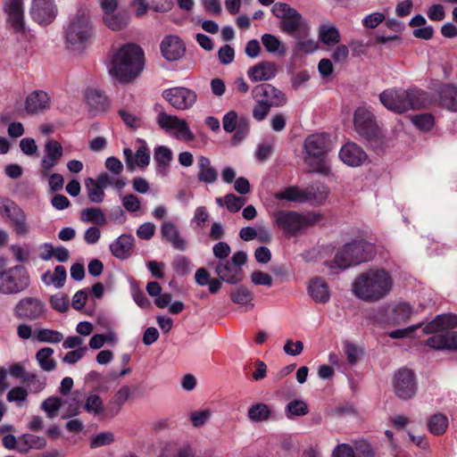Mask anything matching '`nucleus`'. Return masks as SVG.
I'll use <instances>...</instances> for the list:
<instances>
[{"instance_id": "nucleus-1", "label": "nucleus", "mask_w": 457, "mask_h": 457, "mask_svg": "<svg viewBox=\"0 0 457 457\" xmlns=\"http://www.w3.org/2000/svg\"><path fill=\"white\" fill-rule=\"evenodd\" d=\"M145 55L142 47L135 43H127L117 49L107 64L109 75L120 84H129L143 72Z\"/></svg>"}, {"instance_id": "nucleus-2", "label": "nucleus", "mask_w": 457, "mask_h": 457, "mask_svg": "<svg viewBox=\"0 0 457 457\" xmlns=\"http://www.w3.org/2000/svg\"><path fill=\"white\" fill-rule=\"evenodd\" d=\"M394 288L392 274L383 268L369 269L353 281L352 292L366 303H377L390 295Z\"/></svg>"}, {"instance_id": "nucleus-3", "label": "nucleus", "mask_w": 457, "mask_h": 457, "mask_svg": "<svg viewBox=\"0 0 457 457\" xmlns=\"http://www.w3.org/2000/svg\"><path fill=\"white\" fill-rule=\"evenodd\" d=\"M428 100V94L418 87H393L384 90L379 95L380 103L395 113L421 109L427 105Z\"/></svg>"}, {"instance_id": "nucleus-4", "label": "nucleus", "mask_w": 457, "mask_h": 457, "mask_svg": "<svg viewBox=\"0 0 457 457\" xmlns=\"http://www.w3.org/2000/svg\"><path fill=\"white\" fill-rule=\"evenodd\" d=\"M457 327V315L440 314L423 328L424 334L432 336L426 345L436 350H457V331H450Z\"/></svg>"}, {"instance_id": "nucleus-5", "label": "nucleus", "mask_w": 457, "mask_h": 457, "mask_svg": "<svg viewBox=\"0 0 457 457\" xmlns=\"http://www.w3.org/2000/svg\"><path fill=\"white\" fill-rule=\"evenodd\" d=\"M330 149V137L325 133L312 134L304 141V163L310 172L327 175L330 172L325 156Z\"/></svg>"}, {"instance_id": "nucleus-6", "label": "nucleus", "mask_w": 457, "mask_h": 457, "mask_svg": "<svg viewBox=\"0 0 457 457\" xmlns=\"http://www.w3.org/2000/svg\"><path fill=\"white\" fill-rule=\"evenodd\" d=\"M65 40L69 48L82 51L93 36V24L89 12L80 9L72 16L65 28Z\"/></svg>"}, {"instance_id": "nucleus-7", "label": "nucleus", "mask_w": 457, "mask_h": 457, "mask_svg": "<svg viewBox=\"0 0 457 457\" xmlns=\"http://www.w3.org/2000/svg\"><path fill=\"white\" fill-rule=\"evenodd\" d=\"M375 255L374 245L363 240L346 244L335 256V262L341 269L370 261Z\"/></svg>"}, {"instance_id": "nucleus-8", "label": "nucleus", "mask_w": 457, "mask_h": 457, "mask_svg": "<svg viewBox=\"0 0 457 457\" xmlns=\"http://www.w3.org/2000/svg\"><path fill=\"white\" fill-rule=\"evenodd\" d=\"M277 226L288 236L296 235L301 229L317 223L318 214H300L294 211H278L274 213Z\"/></svg>"}, {"instance_id": "nucleus-9", "label": "nucleus", "mask_w": 457, "mask_h": 457, "mask_svg": "<svg viewBox=\"0 0 457 457\" xmlns=\"http://www.w3.org/2000/svg\"><path fill=\"white\" fill-rule=\"evenodd\" d=\"M29 284V275L22 265L0 270V294L16 295L26 290Z\"/></svg>"}, {"instance_id": "nucleus-10", "label": "nucleus", "mask_w": 457, "mask_h": 457, "mask_svg": "<svg viewBox=\"0 0 457 457\" xmlns=\"http://www.w3.org/2000/svg\"><path fill=\"white\" fill-rule=\"evenodd\" d=\"M271 12L277 18L282 20L280 29L288 35L294 37L299 32H304L309 27L301 13L286 3L274 4Z\"/></svg>"}, {"instance_id": "nucleus-11", "label": "nucleus", "mask_w": 457, "mask_h": 457, "mask_svg": "<svg viewBox=\"0 0 457 457\" xmlns=\"http://www.w3.org/2000/svg\"><path fill=\"white\" fill-rule=\"evenodd\" d=\"M154 110L158 112L155 121L163 131L166 133L173 131V136L181 141L189 142L195 138L186 120L168 114L161 105H155Z\"/></svg>"}, {"instance_id": "nucleus-12", "label": "nucleus", "mask_w": 457, "mask_h": 457, "mask_svg": "<svg viewBox=\"0 0 457 457\" xmlns=\"http://www.w3.org/2000/svg\"><path fill=\"white\" fill-rule=\"evenodd\" d=\"M394 392L402 400L412 398L418 389L414 372L407 368L397 370L393 378Z\"/></svg>"}, {"instance_id": "nucleus-13", "label": "nucleus", "mask_w": 457, "mask_h": 457, "mask_svg": "<svg viewBox=\"0 0 457 457\" xmlns=\"http://www.w3.org/2000/svg\"><path fill=\"white\" fill-rule=\"evenodd\" d=\"M353 124L356 132L367 140H373L379 136V128L373 113L365 107L354 112Z\"/></svg>"}, {"instance_id": "nucleus-14", "label": "nucleus", "mask_w": 457, "mask_h": 457, "mask_svg": "<svg viewBox=\"0 0 457 457\" xmlns=\"http://www.w3.org/2000/svg\"><path fill=\"white\" fill-rule=\"evenodd\" d=\"M162 96L172 107L180 111L192 108L197 101L196 92L186 87L168 88L163 91Z\"/></svg>"}, {"instance_id": "nucleus-15", "label": "nucleus", "mask_w": 457, "mask_h": 457, "mask_svg": "<svg viewBox=\"0 0 457 457\" xmlns=\"http://www.w3.org/2000/svg\"><path fill=\"white\" fill-rule=\"evenodd\" d=\"M46 304L37 297H24L14 307V315L21 320H41L46 317Z\"/></svg>"}, {"instance_id": "nucleus-16", "label": "nucleus", "mask_w": 457, "mask_h": 457, "mask_svg": "<svg viewBox=\"0 0 457 457\" xmlns=\"http://www.w3.org/2000/svg\"><path fill=\"white\" fill-rule=\"evenodd\" d=\"M63 155V148L60 142L54 139H49L44 145V155L40 162L41 176L46 177L49 171L55 167Z\"/></svg>"}, {"instance_id": "nucleus-17", "label": "nucleus", "mask_w": 457, "mask_h": 457, "mask_svg": "<svg viewBox=\"0 0 457 457\" xmlns=\"http://www.w3.org/2000/svg\"><path fill=\"white\" fill-rule=\"evenodd\" d=\"M254 100L267 103L270 106H282L287 103L286 95L270 84H260L252 89Z\"/></svg>"}, {"instance_id": "nucleus-18", "label": "nucleus", "mask_w": 457, "mask_h": 457, "mask_svg": "<svg viewBox=\"0 0 457 457\" xmlns=\"http://www.w3.org/2000/svg\"><path fill=\"white\" fill-rule=\"evenodd\" d=\"M30 14L32 19L39 24L51 23L57 15L54 0H32Z\"/></svg>"}, {"instance_id": "nucleus-19", "label": "nucleus", "mask_w": 457, "mask_h": 457, "mask_svg": "<svg viewBox=\"0 0 457 457\" xmlns=\"http://www.w3.org/2000/svg\"><path fill=\"white\" fill-rule=\"evenodd\" d=\"M160 49L163 58L170 62L181 59L186 52L185 44L175 35L165 36L161 42Z\"/></svg>"}, {"instance_id": "nucleus-20", "label": "nucleus", "mask_w": 457, "mask_h": 457, "mask_svg": "<svg viewBox=\"0 0 457 457\" xmlns=\"http://www.w3.org/2000/svg\"><path fill=\"white\" fill-rule=\"evenodd\" d=\"M7 13V22L16 33L24 34L26 31L22 0H7L4 6Z\"/></svg>"}, {"instance_id": "nucleus-21", "label": "nucleus", "mask_w": 457, "mask_h": 457, "mask_svg": "<svg viewBox=\"0 0 457 457\" xmlns=\"http://www.w3.org/2000/svg\"><path fill=\"white\" fill-rule=\"evenodd\" d=\"M340 160L350 167H358L367 159L366 153L355 143L348 142L339 151Z\"/></svg>"}, {"instance_id": "nucleus-22", "label": "nucleus", "mask_w": 457, "mask_h": 457, "mask_svg": "<svg viewBox=\"0 0 457 457\" xmlns=\"http://www.w3.org/2000/svg\"><path fill=\"white\" fill-rule=\"evenodd\" d=\"M51 100L48 94L42 90L30 93L25 100V111L29 114H38L50 108Z\"/></svg>"}, {"instance_id": "nucleus-23", "label": "nucleus", "mask_w": 457, "mask_h": 457, "mask_svg": "<svg viewBox=\"0 0 457 457\" xmlns=\"http://www.w3.org/2000/svg\"><path fill=\"white\" fill-rule=\"evenodd\" d=\"M294 37L296 39L293 47V54L295 56L312 54L319 48V42L310 34V26L304 32H299Z\"/></svg>"}, {"instance_id": "nucleus-24", "label": "nucleus", "mask_w": 457, "mask_h": 457, "mask_svg": "<svg viewBox=\"0 0 457 457\" xmlns=\"http://www.w3.org/2000/svg\"><path fill=\"white\" fill-rule=\"evenodd\" d=\"M219 278L228 284L235 285L243 279L242 268L233 265L229 261H220L216 266Z\"/></svg>"}, {"instance_id": "nucleus-25", "label": "nucleus", "mask_w": 457, "mask_h": 457, "mask_svg": "<svg viewBox=\"0 0 457 457\" xmlns=\"http://www.w3.org/2000/svg\"><path fill=\"white\" fill-rule=\"evenodd\" d=\"M277 74V66L270 62H262L248 70L247 75L253 82L266 81Z\"/></svg>"}, {"instance_id": "nucleus-26", "label": "nucleus", "mask_w": 457, "mask_h": 457, "mask_svg": "<svg viewBox=\"0 0 457 457\" xmlns=\"http://www.w3.org/2000/svg\"><path fill=\"white\" fill-rule=\"evenodd\" d=\"M134 247V237L123 234L110 245V251L119 259L124 260L131 255Z\"/></svg>"}, {"instance_id": "nucleus-27", "label": "nucleus", "mask_w": 457, "mask_h": 457, "mask_svg": "<svg viewBox=\"0 0 457 457\" xmlns=\"http://www.w3.org/2000/svg\"><path fill=\"white\" fill-rule=\"evenodd\" d=\"M307 290L309 295L317 303H326L330 299L329 287L328 284L320 278L312 279Z\"/></svg>"}, {"instance_id": "nucleus-28", "label": "nucleus", "mask_w": 457, "mask_h": 457, "mask_svg": "<svg viewBox=\"0 0 457 457\" xmlns=\"http://www.w3.org/2000/svg\"><path fill=\"white\" fill-rule=\"evenodd\" d=\"M161 234L175 249L179 251L186 249V241L179 236V229L174 222L164 221L161 226Z\"/></svg>"}, {"instance_id": "nucleus-29", "label": "nucleus", "mask_w": 457, "mask_h": 457, "mask_svg": "<svg viewBox=\"0 0 457 457\" xmlns=\"http://www.w3.org/2000/svg\"><path fill=\"white\" fill-rule=\"evenodd\" d=\"M86 102L92 114L104 112L109 105L107 96L98 89H88L86 93Z\"/></svg>"}, {"instance_id": "nucleus-30", "label": "nucleus", "mask_w": 457, "mask_h": 457, "mask_svg": "<svg viewBox=\"0 0 457 457\" xmlns=\"http://www.w3.org/2000/svg\"><path fill=\"white\" fill-rule=\"evenodd\" d=\"M328 194L329 189L325 185L309 187L303 189V203L320 205L327 200Z\"/></svg>"}, {"instance_id": "nucleus-31", "label": "nucleus", "mask_w": 457, "mask_h": 457, "mask_svg": "<svg viewBox=\"0 0 457 457\" xmlns=\"http://www.w3.org/2000/svg\"><path fill=\"white\" fill-rule=\"evenodd\" d=\"M413 314V308L407 303H396L389 316V321L395 326L405 323Z\"/></svg>"}, {"instance_id": "nucleus-32", "label": "nucleus", "mask_w": 457, "mask_h": 457, "mask_svg": "<svg viewBox=\"0 0 457 457\" xmlns=\"http://www.w3.org/2000/svg\"><path fill=\"white\" fill-rule=\"evenodd\" d=\"M440 103L446 109L457 112V87L452 84L444 85L439 91Z\"/></svg>"}, {"instance_id": "nucleus-33", "label": "nucleus", "mask_w": 457, "mask_h": 457, "mask_svg": "<svg viewBox=\"0 0 457 457\" xmlns=\"http://www.w3.org/2000/svg\"><path fill=\"white\" fill-rule=\"evenodd\" d=\"M67 278V272L62 265H57L54 272L47 271L43 274L42 281L46 285H53L55 288H61L64 286Z\"/></svg>"}, {"instance_id": "nucleus-34", "label": "nucleus", "mask_w": 457, "mask_h": 457, "mask_svg": "<svg viewBox=\"0 0 457 457\" xmlns=\"http://www.w3.org/2000/svg\"><path fill=\"white\" fill-rule=\"evenodd\" d=\"M16 235L27 237L30 233V227L28 223L25 212L20 207L16 212L10 218Z\"/></svg>"}, {"instance_id": "nucleus-35", "label": "nucleus", "mask_w": 457, "mask_h": 457, "mask_svg": "<svg viewBox=\"0 0 457 457\" xmlns=\"http://www.w3.org/2000/svg\"><path fill=\"white\" fill-rule=\"evenodd\" d=\"M103 21L105 26L112 30H121L125 29L129 21V16L127 12H117L108 15H104Z\"/></svg>"}, {"instance_id": "nucleus-36", "label": "nucleus", "mask_w": 457, "mask_h": 457, "mask_svg": "<svg viewBox=\"0 0 457 457\" xmlns=\"http://www.w3.org/2000/svg\"><path fill=\"white\" fill-rule=\"evenodd\" d=\"M231 301L237 304L246 305V311L252 310L254 306L253 294L245 287H239L230 294Z\"/></svg>"}, {"instance_id": "nucleus-37", "label": "nucleus", "mask_w": 457, "mask_h": 457, "mask_svg": "<svg viewBox=\"0 0 457 457\" xmlns=\"http://www.w3.org/2000/svg\"><path fill=\"white\" fill-rule=\"evenodd\" d=\"M274 197L277 200L303 203V189L297 186H291L275 193Z\"/></svg>"}, {"instance_id": "nucleus-38", "label": "nucleus", "mask_w": 457, "mask_h": 457, "mask_svg": "<svg viewBox=\"0 0 457 457\" xmlns=\"http://www.w3.org/2000/svg\"><path fill=\"white\" fill-rule=\"evenodd\" d=\"M54 349L51 347H43L36 353V359L40 368L45 371H52L56 368V362L52 358Z\"/></svg>"}, {"instance_id": "nucleus-39", "label": "nucleus", "mask_w": 457, "mask_h": 457, "mask_svg": "<svg viewBox=\"0 0 457 457\" xmlns=\"http://www.w3.org/2000/svg\"><path fill=\"white\" fill-rule=\"evenodd\" d=\"M319 37L327 46L336 45L341 39L339 31L332 25H321L319 29Z\"/></svg>"}, {"instance_id": "nucleus-40", "label": "nucleus", "mask_w": 457, "mask_h": 457, "mask_svg": "<svg viewBox=\"0 0 457 457\" xmlns=\"http://www.w3.org/2000/svg\"><path fill=\"white\" fill-rule=\"evenodd\" d=\"M85 187L91 203L100 204L104 199V190L92 178L85 179Z\"/></svg>"}, {"instance_id": "nucleus-41", "label": "nucleus", "mask_w": 457, "mask_h": 457, "mask_svg": "<svg viewBox=\"0 0 457 457\" xmlns=\"http://www.w3.org/2000/svg\"><path fill=\"white\" fill-rule=\"evenodd\" d=\"M262 43L266 51L270 54H278L284 55L286 54V47L283 43L272 34H263L262 37Z\"/></svg>"}, {"instance_id": "nucleus-42", "label": "nucleus", "mask_w": 457, "mask_h": 457, "mask_svg": "<svg viewBox=\"0 0 457 457\" xmlns=\"http://www.w3.org/2000/svg\"><path fill=\"white\" fill-rule=\"evenodd\" d=\"M80 220L83 222H92L99 226L106 223V218L104 212L99 208H86L80 212Z\"/></svg>"}, {"instance_id": "nucleus-43", "label": "nucleus", "mask_w": 457, "mask_h": 457, "mask_svg": "<svg viewBox=\"0 0 457 457\" xmlns=\"http://www.w3.org/2000/svg\"><path fill=\"white\" fill-rule=\"evenodd\" d=\"M428 430L436 435H443L448 428V419L442 413L434 414L428 421Z\"/></svg>"}, {"instance_id": "nucleus-44", "label": "nucleus", "mask_w": 457, "mask_h": 457, "mask_svg": "<svg viewBox=\"0 0 457 457\" xmlns=\"http://www.w3.org/2000/svg\"><path fill=\"white\" fill-rule=\"evenodd\" d=\"M271 414L269 406L265 403H256L249 408L248 417L253 421H263L267 420Z\"/></svg>"}, {"instance_id": "nucleus-45", "label": "nucleus", "mask_w": 457, "mask_h": 457, "mask_svg": "<svg viewBox=\"0 0 457 457\" xmlns=\"http://www.w3.org/2000/svg\"><path fill=\"white\" fill-rule=\"evenodd\" d=\"M62 405V401L57 396H51L46 398L41 403V409L46 413L47 417L54 419L57 416L58 411Z\"/></svg>"}, {"instance_id": "nucleus-46", "label": "nucleus", "mask_w": 457, "mask_h": 457, "mask_svg": "<svg viewBox=\"0 0 457 457\" xmlns=\"http://www.w3.org/2000/svg\"><path fill=\"white\" fill-rule=\"evenodd\" d=\"M36 337L39 342L57 344L63 339V335L57 330L42 328L37 332Z\"/></svg>"}, {"instance_id": "nucleus-47", "label": "nucleus", "mask_w": 457, "mask_h": 457, "mask_svg": "<svg viewBox=\"0 0 457 457\" xmlns=\"http://www.w3.org/2000/svg\"><path fill=\"white\" fill-rule=\"evenodd\" d=\"M307 413L308 405L302 400H294L287 404L286 415L289 419L293 416H303Z\"/></svg>"}, {"instance_id": "nucleus-48", "label": "nucleus", "mask_w": 457, "mask_h": 457, "mask_svg": "<svg viewBox=\"0 0 457 457\" xmlns=\"http://www.w3.org/2000/svg\"><path fill=\"white\" fill-rule=\"evenodd\" d=\"M154 159L159 165L166 167L172 160V153L167 146L160 145L154 149Z\"/></svg>"}, {"instance_id": "nucleus-49", "label": "nucleus", "mask_w": 457, "mask_h": 457, "mask_svg": "<svg viewBox=\"0 0 457 457\" xmlns=\"http://www.w3.org/2000/svg\"><path fill=\"white\" fill-rule=\"evenodd\" d=\"M49 303L50 306L59 312H64L69 308V298L65 294L62 292L52 295L50 297Z\"/></svg>"}, {"instance_id": "nucleus-50", "label": "nucleus", "mask_w": 457, "mask_h": 457, "mask_svg": "<svg viewBox=\"0 0 457 457\" xmlns=\"http://www.w3.org/2000/svg\"><path fill=\"white\" fill-rule=\"evenodd\" d=\"M22 384L26 385V386L32 393H39L46 387L45 380H41L35 373H29L25 378Z\"/></svg>"}, {"instance_id": "nucleus-51", "label": "nucleus", "mask_w": 457, "mask_h": 457, "mask_svg": "<svg viewBox=\"0 0 457 457\" xmlns=\"http://www.w3.org/2000/svg\"><path fill=\"white\" fill-rule=\"evenodd\" d=\"M84 408L87 412L99 414L104 410L103 401L97 395H89L86 400Z\"/></svg>"}, {"instance_id": "nucleus-52", "label": "nucleus", "mask_w": 457, "mask_h": 457, "mask_svg": "<svg viewBox=\"0 0 457 457\" xmlns=\"http://www.w3.org/2000/svg\"><path fill=\"white\" fill-rule=\"evenodd\" d=\"M134 162L139 168H145L150 162V151L145 143H143L135 153Z\"/></svg>"}, {"instance_id": "nucleus-53", "label": "nucleus", "mask_w": 457, "mask_h": 457, "mask_svg": "<svg viewBox=\"0 0 457 457\" xmlns=\"http://www.w3.org/2000/svg\"><path fill=\"white\" fill-rule=\"evenodd\" d=\"M212 411L209 409L191 412L190 420L195 428L203 427L211 418Z\"/></svg>"}, {"instance_id": "nucleus-54", "label": "nucleus", "mask_w": 457, "mask_h": 457, "mask_svg": "<svg viewBox=\"0 0 457 457\" xmlns=\"http://www.w3.org/2000/svg\"><path fill=\"white\" fill-rule=\"evenodd\" d=\"M250 125L246 117L241 116L235 129L233 142H239L244 139L249 133Z\"/></svg>"}, {"instance_id": "nucleus-55", "label": "nucleus", "mask_w": 457, "mask_h": 457, "mask_svg": "<svg viewBox=\"0 0 457 457\" xmlns=\"http://www.w3.org/2000/svg\"><path fill=\"white\" fill-rule=\"evenodd\" d=\"M246 199L241 196H237L234 194L226 195V208L230 212H237L245 204Z\"/></svg>"}, {"instance_id": "nucleus-56", "label": "nucleus", "mask_w": 457, "mask_h": 457, "mask_svg": "<svg viewBox=\"0 0 457 457\" xmlns=\"http://www.w3.org/2000/svg\"><path fill=\"white\" fill-rule=\"evenodd\" d=\"M412 122L420 129L428 131L434 125V117L430 113L415 115L412 118Z\"/></svg>"}, {"instance_id": "nucleus-57", "label": "nucleus", "mask_w": 457, "mask_h": 457, "mask_svg": "<svg viewBox=\"0 0 457 457\" xmlns=\"http://www.w3.org/2000/svg\"><path fill=\"white\" fill-rule=\"evenodd\" d=\"M20 206L13 201L0 197V215L6 216L9 219L18 211Z\"/></svg>"}, {"instance_id": "nucleus-58", "label": "nucleus", "mask_w": 457, "mask_h": 457, "mask_svg": "<svg viewBox=\"0 0 457 457\" xmlns=\"http://www.w3.org/2000/svg\"><path fill=\"white\" fill-rule=\"evenodd\" d=\"M130 394V388L128 386H123L119 389L113 399V404L116 406V410L112 412V415L119 412L123 403L129 398Z\"/></svg>"}, {"instance_id": "nucleus-59", "label": "nucleus", "mask_w": 457, "mask_h": 457, "mask_svg": "<svg viewBox=\"0 0 457 457\" xmlns=\"http://www.w3.org/2000/svg\"><path fill=\"white\" fill-rule=\"evenodd\" d=\"M238 121L239 118L237 116V113L235 111H229L224 115L222 119L224 130L228 133L234 132Z\"/></svg>"}, {"instance_id": "nucleus-60", "label": "nucleus", "mask_w": 457, "mask_h": 457, "mask_svg": "<svg viewBox=\"0 0 457 457\" xmlns=\"http://www.w3.org/2000/svg\"><path fill=\"white\" fill-rule=\"evenodd\" d=\"M251 281L255 286L271 287L272 277L261 270H255L251 274Z\"/></svg>"}, {"instance_id": "nucleus-61", "label": "nucleus", "mask_w": 457, "mask_h": 457, "mask_svg": "<svg viewBox=\"0 0 457 457\" xmlns=\"http://www.w3.org/2000/svg\"><path fill=\"white\" fill-rule=\"evenodd\" d=\"M114 441L113 434L111 432H102L95 436L91 440V447L96 448L103 445H107Z\"/></svg>"}, {"instance_id": "nucleus-62", "label": "nucleus", "mask_w": 457, "mask_h": 457, "mask_svg": "<svg viewBox=\"0 0 457 457\" xmlns=\"http://www.w3.org/2000/svg\"><path fill=\"white\" fill-rule=\"evenodd\" d=\"M172 267L175 272L180 276L190 272V262L184 256L177 257L172 262Z\"/></svg>"}, {"instance_id": "nucleus-63", "label": "nucleus", "mask_w": 457, "mask_h": 457, "mask_svg": "<svg viewBox=\"0 0 457 457\" xmlns=\"http://www.w3.org/2000/svg\"><path fill=\"white\" fill-rule=\"evenodd\" d=\"M123 207L130 212H137L141 207L140 200L137 196L132 194L126 195L121 200Z\"/></svg>"}, {"instance_id": "nucleus-64", "label": "nucleus", "mask_w": 457, "mask_h": 457, "mask_svg": "<svg viewBox=\"0 0 457 457\" xmlns=\"http://www.w3.org/2000/svg\"><path fill=\"white\" fill-rule=\"evenodd\" d=\"M197 179L200 182L213 184L218 179V172L213 167L204 169L198 171Z\"/></svg>"}]
</instances>
